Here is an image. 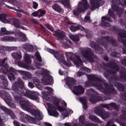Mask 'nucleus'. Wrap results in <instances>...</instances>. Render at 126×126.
I'll use <instances>...</instances> for the list:
<instances>
[{
	"label": "nucleus",
	"instance_id": "obj_1",
	"mask_svg": "<svg viewBox=\"0 0 126 126\" xmlns=\"http://www.w3.org/2000/svg\"><path fill=\"white\" fill-rule=\"evenodd\" d=\"M65 55L67 60H70L76 66L81 67L82 70L87 71V72H90V69L86 67H82V61L79 57H83V59H86L87 61H89L91 63L94 62V59H97V57L93 54V52L90 48L83 49L79 56L77 54H74L71 52H66Z\"/></svg>",
	"mask_w": 126,
	"mask_h": 126
},
{
	"label": "nucleus",
	"instance_id": "obj_2",
	"mask_svg": "<svg viewBox=\"0 0 126 126\" xmlns=\"http://www.w3.org/2000/svg\"><path fill=\"white\" fill-rule=\"evenodd\" d=\"M24 86V83L21 79H18V81L15 82L12 87V90L14 92L12 93L13 96L16 100H18L21 95H23L32 100H36L38 98V93L33 92L29 90H26V92H22V88Z\"/></svg>",
	"mask_w": 126,
	"mask_h": 126
},
{
	"label": "nucleus",
	"instance_id": "obj_3",
	"mask_svg": "<svg viewBox=\"0 0 126 126\" xmlns=\"http://www.w3.org/2000/svg\"><path fill=\"white\" fill-rule=\"evenodd\" d=\"M52 99H53V100L54 105L51 103H47L48 108L51 110L48 111L49 115L50 116H53V117H58V116H59V113H58L56 110H58L59 112H63L62 116H63V117H67V115L70 112V109L63 108L59 106V103H60V100L57 98V97H52Z\"/></svg>",
	"mask_w": 126,
	"mask_h": 126
},
{
	"label": "nucleus",
	"instance_id": "obj_4",
	"mask_svg": "<svg viewBox=\"0 0 126 126\" xmlns=\"http://www.w3.org/2000/svg\"><path fill=\"white\" fill-rule=\"evenodd\" d=\"M20 106L25 111H27L29 113H30L32 115L35 116L36 120L40 121L43 120V115L42 112H40L38 110H34L32 108L33 106L31 105V103L28 101L23 100L20 102Z\"/></svg>",
	"mask_w": 126,
	"mask_h": 126
},
{
	"label": "nucleus",
	"instance_id": "obj_5",
	"mask_svg": "<svg viewBox=\"0 0 126 126\" xmlns=\"http://www.w3.org/2000/svg\"><path fill=\"white\" fill-rule=\"evenodd\" d=\"M49 73L50 72L48 71V70H46L44 68L39 69L35 72V74L37 76H39L40 74H42L44 76L41 80L43 84H53V77H52V76H50L49 75Z\"/></svg>",
	"mask_w": 126,
	"mask_h": 126
},
{
	"label": "nucleus",
	"instance_id": "obj_6",
	"mask_svg": "<svg viewBox=\"0 0 126 126\" xmlns=\"http://www.w3.org/2000/svg\"><path fill=\"white\" fill-rule=\"evenodd\" d=\"M112 4V8L108 11L109 15L107 16L102 17V24L104 25V26H106L107 27H108V26H110V24L109 23H108V21H111V18L109 16L110 15L113 17V11H116V10L117 11H120V10H121L116 5V4H118V2L113 1Z\"/></svg>",
	"mask_w": 126,
	"mask_h": 126
},
{
	"label": "nucleus",
	"instance_id": "obj_7",
	"mask_svg": "<svg viewBox=\"0 0 126 126\" xmlns=\"http://www.w3.org/2000/svg\"><path fill=\"white\" fill-rule=\"evenodd\" d=\"M88 5L87 0H82V2L79 3L78 7L73 11V15L78 16L80 12L88 8Z\"/></svg>",
	"mask_w": 126,
	"mask_h": 126
},
{
	"label": "nucleus",
	"instance_id": "obj_8",
	"mask_svg": "<svg viewBox=\"0 0 126 126\" xmlns=\"http://www.w3.org/2000/svg\"><path fill=\"white\" fill-rule=\"evenodd\" d=\"M48 51L49 53H50V54H53L54 55L55 58L57 59V60H58L60 63H62L67 66H71V63H66L64 60V57H63V56L60 55L59 52L55 51V50L50 49H48Z\"/></svg>",
	"mask_w": 126,
	"mask_h": 126
},
{
	"label": "nucleus",
	"instance_id": "obj_9",
	"mask_svg": "<svg viewBox=\"0 0 126 126\" xmlns=\"http://www.w3.org/2000/svg\"><path fill=\"white\" fill-rule=\"evenodd\" d=\"M92 85H93V86H95L97 88V89H98V90H100V91H102V92H103V93H105V94H108V93H113V92H115L114 88L109 86L106 87L105 90L102 87V85H101L100 83H99V84H92Z\"/></svg>",
	"mask_w": 126,
	"mask_h": 126
},
{
	"label": "nucleus",
	"instance_id": "obj_10",
	"mask_svg": "<svg viewBox=\"0 0 126 126\" xmlns=\"http://www.w3.org/2000/svg\"><path fill=\"white\" fill-rule=\"evenodd\" d=\"M94 113L102 119H108L110 117V114L108 112L103 110L102 107L100 106H97L94 110Z\"/></svg>",
	"mask_w": 126,
	"mask_h": 126
},
{
	"label": "nucleus",
	"instance_id": "obj_11",
	"mask_svg": "<svg viewBox=\"0 0 126 126\" xmlns=\"http://www.w3.org/2000/svg\"><path fill=\"white\" fill-rule=\"evenodd\" d=\"M98 42L100 43V44H101V45L104 46V47H106V45H107L108 43V44L112 45V46H116V40L112 38V37H102L101 39L99 40Z\"/></svg>",
	"mask_w": 126,
	"mask_h": 126
},
{
	"label": "nucleus",
	"instance_id": "obj_12",
	"mask_svg": "<svg viewBox=\"0 0 126 126\" xmlns=\"http://www.w3.org/2000/svg\"><path fill=\"white\" fill-rule=\"evenodd\" d=\"M87 92L88 94H90L91 95L89 100L91 103H93V104H95V103L99 101H102V99H101L100 97H96L95 95L96 92L93 89H89L87 91Z\"/></svg>",
	"mask_w": 126,
	"mask_h": 126
},
{
	"label": "nucleus",
	"instance_id": "obj_13",
	"mask_svg": "<svg viewBox=\"0 0 126 126\" xmlns=\"http://www.w3.org/2000/svg\"><path fill=\"white\" fill-rule=\"evenodd\" d=\"M90 5L91 6L90 8L93 11L95 8L101 6L105 3V2L102 0H90Z\"/></svg>",
	"mask_w": 126,
	"mask_h": 126
},
{
	"label": "nucleus",
	"instance_id": "obj_14",
	"mask_svg": "<svg viewBox=\"0 0 126 126\" xmlns=\"http://www.w3.org/2000/svg\"><path fill=\"white\" fill-rule=\"evenodd\" d=\"M4 100L8 106H9L12 109L15 108V105L12 103V98L10 97V94L7 93H5Z\"/></svg>",
	"mask_w": 126,
	"mask_h": 126
},
{
	"label": "nucleus",
	"instance_id": "obj_15",
	"mask_svg": "<svg viewBox=\"0 0 126 126\" xmlns=\"http://www.w3.org/2000/svg\"><path fill=\"white\" fill-rule=\"evenodd\" d=\"M9 71L10 72H14V73H17V72H18L19 73H20V74L24 75L28 78H31L32 77V75H31L30 73L20 70H16L12 67L10 68Z\"/></svg>",
	"mask_w": 126,
	"mask_h": 126
},
{
	"label": "nucleus",
	"instance_id": "obj_16",
	"mask_svg": "<svg viewBox=\"0 0 126 126\" xmlns=\"http://www.w3.org/2000/svg\"><path fill=\"white\" fill-rule=\"evenodd\" d=\"M73 93L75 95H80L84 93V89L82 86L79 85L73 88Z\"/></svg>",
	"mask_w": 126,
	"mask_h": 126
},
{
	"label": "nucleus",
	"instance_id": "obj_17",
	"mask_svg": "<svg viewBox=\"0 0 126 126\" xmlns=\"http://www.w3.org/2000/svg\"><path fill=\"white\" fill-rule=\"evenodd\" d=\"M10 23H12V24H13V25H14V26L17 28H20L21 29H23V30H27V28H24V27L21 26L19 25V20H17V19H11L10 20Z\"/></svg>",
	"mask_w": 126,
	"mask_h": 126
},
{
	"label": "nucleus",
	"instance_id": "obj_18",
	"mask_svg": "<svg viewBox=\"0 0 126 126\" xmlns=\"http://www.w3.org/2000/svg\"><path fill=\"white\" fill-rule=\"evenodd\" d=\"M0 109L3 111L4 112H5L7 114H8V115H10L11 118L14 120L15 119V115H14V113L12 112V111L9 110V109L6 108V107H4V106H1L0 104Z\"/></svg>",
	"mask_w": 126,
	"mask_h": 126
},
{
	"label": "nucleus",
	"instance_id": "obj_19",
	"mask_svg": "<svg viewBox=\"0 0 126 126\" xmlns=\"http://www.w3.org/2000/svg\"><path fill=\"white\" fill-rule=\"evenodd\" d=\"M61 44L62 47L65 48V49H67L70 47V44H71L70 40L69 39H67L66 38H64L62 39L61 41Z\"/></svg>",
	"mask_w": 126,
	"mask_h": 126
},
{
	"label": "nucleus",
	"instance_id": "obj_20",
	"mask_svg": "<svg viewBox=\"0 0 126 126\" xmlns=\"http://www.w3.org/2000/svg\"><path fill=\"white\" fill-rule=\"evenodd\" d=\"M17 64L18 66H20V67H23V68H26V69H29L31 70H35V68H34L33 66L26 65L22 62L19 61L17 63Z\"/></svg>",
	"mask_w": 126,
	"mask_h": 126
},
{
	"label": "nucleus",
	"instance_id": "obj_21",
	"mask_svg": "<svg viewBox=\"0 0 126 126\" xmlns=\"http://www.w3.org/2000/svg\"><path fill=\"white\" fill-rule=\"evenodd\" d=\"M123 37L126 38V31H123L122 32L119 33V40L120 42L123 43L125 46H126V40H124Z\"/></svg>",
	"mask_w": 126,
	"mask_h": 126
},
{
	"label": "nucleus",
	"instance_id": "obj_22",
	"mask_svg": "<svg viewBox=\"0 0 126 126\" xmlns=\"http://www.w3.org/2000/svg\"><path fill=\"white\" fill-rule=\"evenodd\" d=\"M55 35L57 37L58 40H60V39L64 38L65 34L63 32L59 30L55 32Z\"/></svg>",
	"mask_w": 126,
	"mask_h": 126
},
{
	"label": "nucleus",
	"instance_id": "obj_23",
	"mask_svg": "<svg viewBox=\"0 0 126 126\" xmlns=\"http://www.w3.org/2000/svg\"><path fill=\"white\" fill-rule=\"evenodd\" d=\"M0 78L2 80V88L4 89H6V88H7V86L8 85L7 80H6V78L3 75H0Z\"/></svg>",
	"mask_w": 126,
	"mask_h": 126
},
{
	"label": "nucleus",
	"instance_id": "obj_24",
	"mask_svg": "<svg viewBox=\"0 0 126 126\" xmlns=\"http://www.w3.org/2000/svg\"><path fill=\"white\" fill-rule=\"evenodd\" d=\"M52 7L53 9H54L55 11H57V12H59L60 13H63V9L58 4L53 5Z\"/></svg>",
	"mask_w": 126,
	"mask_h": 126
},
{
	"label": "nucleus",
	"instance_id": "obj_25",
	"mask_svg": "<svg viewBox=\"0 0 126 126\" xmlns=\"http://www.w3.org/2000/svg\"><path fill=\"white\" fill-rule=\"evenodd\" d=\"M70 30L73 32H75V31H77V30H81L82 31H83L84 30V28L80 25L77 26H71L70 27Z\"/></svg>",
	"mask_w": 126,
	"mask_h": 126
},
{
	"label": "nucleus",
	"instance_id": "obj_26",
	"mask_svg": "<svg viewBox=\"0 0 126 126\" xmlns=\"http://www.w3.org/2000/svg\"><path fill=\"white\" fill-rule=\"evenodd\" d=\"M23 48L24 49H25L26 51L30 52V53L32 52V51H33V46L28 43H25L23 45Z\"/></svg>",
	"mask_w": 126,
	"mask_h": 126
},
{
	"label": "nucleus",
	"instance_id": "obj_27",
	"mask_svg": "<svg viewBox=\"0 0 126 126\" xmlns=\"http://www.w3.org/2000/svg\"><path fill=\"white\" fill-rule=\"evenodd\" d=\"M1 41H9V42H16V38L11 36H4L1 39Z\"/></svg>",
	"mask_w": 126,
	"mask_h": 126
},
{
	"label": "nucleus",
	"instance_id": "obj_28",
	"mask_svg": "<svg viewBox=\"0 0 126 126\" xmlns=\"http://www.w3.org/2000/svg\"><path fill=\"white\" fill-rule=\"evenodd\" d=\"M79 100L83 105V108L84 110H86L87 109V102L86 97H80Z\"/></svg>",
	"mask_w": 126,
	"mask_h": 126
},
{
	"label": "nucleus",
	"instance_id": "obj_29",
	"mask_svg": "<svg viewBox=\"0 0 126 126\" xmlns=\"http://www.w3.org/2000/svg\"><path fill=\"white\" fill-rule=\"evenodd\" d=\"M66 82L68 85L72 86L75 84V80L73 78L67 77L66 78Z\"/></svg>",
	"mask_w": 126,
	"mask_h": 126
},
{
	"label": "nucleus",
	"instance_id": "obj_30",
	"mask_svg": "<svg viewBox=\"0 0 126 126\" xmlns=\"http://www.w3.org/2000/svg\"><path fill=\"white\" fill-rule=\"evenodd\" d=\"M45 89H46L47 91L42 92V94L43 96H47L48 94H50V93H52V92L54 91V89H52V88H49L48 87H45Z\"/></svg>",
	"mask_w": 126,
	"mask_h": 126
},
{
	"label": "nucleus",
	"instance_id": "obj_31",
	"mask_svg": "<svg viewBox=\"0 0 126 126\" xmlns=\"http://www.w3.org/2000/svg\"><path fill=\"white\" fill-rule=\"evenodd\" d=\"M12 56L15 60H21L22 59V56L21 55V52L13 53L12 54Z\"/></svg>",
	"mask_w": 126,
	"mask_h": 126
},
{
	"label": "nucleus",
	"instance_id": "obj_32",
	"mask_svg": "<svg viewBox=\"0 0 126 126\" xmlns=\"http://www.w3.org/2000/svg\"><path fill=\"white\" fill-rule=\"evenodd\" d=\"M19 41H21L22 42H26L27 41V37H26V35L24 34V33L22 32H19Z\"/></svg>",
	"mask_w": 126,
	"mask_h": 126
},
{
	"label": "nucleus",
	"instance_id": "obj_33",
	"mask_svg": "<svg viewBox=\"0 0 126 126\" xmlns=\"http://www.w3.org/2000/svg\"><path fill=\"white\" fill-rule=\"evenodd\" d=\"M6 14H1L0 15V21L3 23H9V21L6 19Z\"/></svg>",
	"mask_w": 126,
	"mask_h": 126
},
{
	"label": "nucleus",
	"instance_id": "obj_34",
	"mask_svg": "<svg viewBox=\"0 0 126 126\" xmlns=\"http://www.w3.org/2000/svg\"><path fill=\"white\" fill-rule=\"evenodd\" d=\"M84 120H85L84 116L80 117L79 122L82 124V126H91L90 124H88V123L85 122Z\"/></svg>",
	"mask_w": 126,
	"mask_h": 126
},
{
	"label": "nucleus",
	"instance_id": "obj_35",
	"mask_svg": "<svg viewBox=\"0 0 126 126\" xmlns=\"http://www.w3.org/2000/svg\"><path fill=\"white\" fill-rule=\"evenodd\" d=\"M9 34H12V32L7 31L6 30V28H1V32H0V35L2 36V35H7Z\"/></svg>",
	"mask_w": 126,
	"mask_h": 126
},
{
	"label": "nucleus",
	"instance_id": "obj_36",
	"mask_svg": "<svg viewBox=\"0 0 126 126\" xmlns=\"http://www.w3.org/2000/svg\"><path fill=\"white\" fill-rule=\"evenodd\" d=\"M90 120H91V121H93V122H95V123H98L99 124H101L102 122L99 120L97 117L93 115H91L89 117Z\"/></svg>",
	"mask_w": 126,
	"mask_h": 126
},
{
	"label": "nucleus",
	"instance_id": "obj_37",
	"mask_svg": "<svg viewBox=\"0 0 126 126\" xmlns=\"http://www.w3.org/2000/svg\"><path fill=\"white\" fill-rule=\"evenodd\" d=\"M31 59V57H30L29 55L25 54V55L24 57V60L27 63H29L30 64H31L32 61H31V59Z\"/></svg>",
	"mask_w": 126,
	"mask_h": 126
},
{
	"label": "nucleus",
	"instance_id": "obj_38",
	"mask_svg": "<svg viewBox=\"0 0 126 126\" xmlns=\"http://www.w3.org/2000/svg\"><path fill=\"white\" fill-rule=\"evenodd\" d=\"M111 66L112 67V70H113V72H111V73H115L116 71H118L119 70V67L118 66V65L114 63H111Z\"/></svg>",
	"mask_w": 126,
	"mask_h": 126
},
{
	"label": "nucleus",
	"instance_id": "obj_39",
	"mask_svg": "<svg viewBox=\"0 0 126 126\" xmlns=\"http://www.w3.org/2000/svg\"><path fill=\"white\" fill-rule=\"evenodd\" d=\"M88 78H89V79H91V80H94V82H95V81H97V83H99L100 82V79H99L98 78L96 77V76L93 75H89Z\"/></svg>",
	"mask_w": 126,
	"mask_h": 126
},
{
	"label": "nucleus",
	"instance_id": "obj_40",
	"mask_svg": "<svg viewBox=\"0 0 126 126\" xmlns=\"http://www.w3.org/2000/svg\"><path fill=\"white\" fill-rule=\"evenodd\" d=\"M69 1V0H62L63 4L66 8H70V4Z\"/></svg>",
	"mask_w": 126,
	"mask_h": 126
},
{
	"label": "nucleus",
	"instance_id": "obj_41",
	"mask_svg": "<svg viewBox=\"0 0 126 126\" xmlns=\"http://www.w3.org/2000/svg\"><path fill=\"white\" fill-rule=\"evenodd\" d=\"M70 39L75 42H78L79 41V36L76 35H71L70 36Z\"/></svg>",
	"mask_w": 126,
	"mask_h": 126
},
{
	"label": "nucleus",
	"instance_id": "obj_42",
	"mask_svg": "<svg viewBox=\"0 0 126 126\" xmlns=\"http://www.w3.org/2000/svg\"><path fill=\"white\" fill-rule=\"evenodd\" d=\"M37 11L38 13V17H42V16H44V14H46L45 10L39 9Z\"/></svg>",
	"mask_w": 126,
	"mask_h": 126
},
{
	"label": "nucleus",
	"instance_id": "obj_43",
	"mask_svg": "<svg viewBox=\"0 0 126 126\" xmlns=\"http://www.w3.org/2000/svg\"><path fill=\"white\" fill-rule=\"evenodd\" d=\"M35 56L36 57L37 61L38 63H41L42 62V58L40 55V53H39V52H36Z\"/></svg>",
	"mask_w": 126,
	"mask_h": 126
},
{
	"label": "nucleus",
	"instance_id": "obj_44",
	"mask_svg": "<svg viewBox=\"0 0 126 126\" xmlns=\"http://www.w3.org/2000/svg\"><path fill=\"white\" fill-rule=\"evenodd\" d=\"M6 61V58L4 59L3 60H0V66L3 67L2 69H5V66H4V63Z\"/></svg>",
	"mask_w": 126,
	"mask_h": 126
},
{
	"label": "nucleus",
	"instance_id": "obj_45",
	"mask_svg": "<svg viewBox=\"0 0 126 126\" xmlns=\"http://www.w3.org/2000/svg\"><path fill=\"white\" fill-rule=\"evenodd\" d=\"M116 85L117 86L119 90H120V91H124V86H123V84L117 83L116 84Z\"/></svg>",
	"mask_w": 126,
	"mask_h": 126
},
{
	"label": "nucleus",
	"instance_id": "obj_46",
	"mask_svg": "<svg viewBox=\"0 0 126 126\" xmlns=\"http://www.w3.org/2000/svg\"><path fill=\"white\" fill-rule=\"evenodd\" d=\"M95 49L96 50V52H98V53H100V54L103 52V50L99 45H96L95 46Z\"/></svg>",
	"mask_w": 126,
	"mask_h": 126
},
{
	"label": "nucleus",
	"instance_id": "obj_47",
	"mask_svg": "<svg viewBox=\"0 0 126 126\" xmlns=\"http://www.w3.org/2000/svg\"><path fill=\"white\" fill-rule=\"evenodd\" d=\"M109 106H110V107H112V108H114L115 110H119V106L117 105L115 103H111L109 104Z\"/></svg>",
	"mask_w": 126,
	"mask_h": 126
},
{
	"label": "nucleus",
	"instance_id": "obj_48",
	"mask_svg": "<svg viewBox=\"0 0 126 126\" xmlns=\"http://www.w3.org/2000/svg\"><path fill=\"white\" fill-rule=\"evenodd\" d=\"M8 77L9 79L11 81L14 80V78H15L14 75L12 73H10L8 74Z\"/></svg>",
	"mask_w": 126,
	"mask_h": 126
},
{
	"label": "nucleus",
	"instance_id": "obj_49",
	"mask_svg": "<svg viewBox=\"0 0 126 126\" xmlns=\"http://www.w3.org/2000/svg\"><path fill=\"white\" fill-rule=\"evenodd\" d=\"M84 21H85V22H88V23H89L91 22V19H90V17H89V16H86L85 17Z\"/></svg>",
	"mask_w": 126,
	"mask_h": 126
},
{
	"label": "nucleus",
	"instance_id": "obj_50",
	"mask_svg": "<svg viewBox=\"0 0 126 126\" xmlns=\"http://www.w3.org/2000/svg\"><path fill=\"white\" fill-rule=\"evenodd\" d=\"M20 115L22 119H27L28 118V115L24 114L23 112H20Z\"/></svg>",
	"mask_w": 126,
	"mask_h": 126
},
{
	"label": "nucleus",
	"instance_id": "obj_51",
	"mask_svg": "<svg viewBox=\"0 0 126 126\" xmlns=\"http://www.w3.org/2000/svg\"><path fill=\"white\" fill-rule=\"evenodd\" d=\"M33 83H34L36 85H39V83H40V81L37 78H34L33 79Z\"/></svg>",
	"mask_w": 126,
	"mask_h": 126
},
{
	"label": "nucleus",
	"instance_id": "obj_52",
	"mask_svg": "<svg viewBox=\"0 0 126 126\" xmlns=\"http://www.w3.org/2000/svg\"><path fill=\"white\" fill-rule=\"evenodd\" d=\"M45 26L47 28H48V29L50 30V31H52V32H54V29L52 27V26H51V25H50V24H47Z\"/></svg>",
	"mask_w": 126,
	"mask_h": 126
},
{
	"label": "nucleus",
	"instance_id": "obj_53",
	"mask_svg": "<svg viewBox=\"0 0 126 126\" xmlns=\"http://www.w3.org/2000/svg\"><path fill=\"white\" fill-rule=\"evenodd\" d=\"M6 0H8L9 2H10L11 3H14L15 4V2H16V1H13V0H0V1L1 2H3L4 1H6Z\"/></svg>",
	"mask_w": 126,
	"mask_h": 126
},
{
	"label": "nucleus",
	"instance_id": "obj_54",
	"mask_svg": "<svg viewBox=\"0 0 126 126\" xmlns=\"http://www.w3.org/2000/svg\"><path fill=\"white\" fill-rule=\"evenodd\" d=\"M32 3H33V5H32L33 8H34V9H37L38 7V3L34 1H33Z\"/></svg>",
	"mask_w": 126,
	"mask_h": 126
},
{
	"label": "nucleus",
	"instance_id": "obj_55",
	"mask_svg": "<svg viewBox=\"0 0 126 126\" xmlns=\"http://www.w3.org/2000/svg\"><path fill=\"white\" fill-rule=\"evenodd\" d=\"M112 57H116V58H119L120 55L118 53H114L112 54Z\"/></svg>",
	"mask_w": 126,
	"mask_h": 126
},
{
	"label": "nucleus",
	"instance_id": "obj_56",
	"mask_svg": "<svg viewBox=\"0 0 126 126\" xmlns=\"http://www.w3.org/2000/svg\"><path fill=\"white\" fill-rule=\"evenodd\" d=\"M119 4H121L122 5V6H124L126 5V0H122V2H119Z\"/></svg>",
	"mask_w": 126,
	"mask_h": 126
},
{
	"label": "nucleus",
	"instance_id": "obj_57",
	"mask_svg": "<svg viewBox=\"0 0 126 126\" xmlns=\"http://www.w3.org/2000/svg\"><path fill=\"white\" fill-rule=\"evenodd\" d=\"M13 123L14 126H20V124L16 121H14Z\"/></svg>",
	"mask_w": 126,
	"mask_h": 126
},
{
	"label": "nucleus",
	"instance_id": "obj_58",
	"mask_svg": "<svg viewBox=\"0 0 126 126\" xmlns=\"http://www.w3.org/2000/svg\"><path fill=\"white\" fill-rule=\"evenodd\" d=\"M30 123H31V124H36V122H35V119H34V118H31Z\"/></svg>",
	"mask_w": 126,
	"mask_h": 126
},
{
	"label": "nucleus",
	"instance_id": "obj_59",
	"mask_svg": "<svg viewBox=\"0 0 126 126\" xmlns=\"http://www.w3.org/2000/svg\"><path fill=\"white\" fill-rule=\"evenodd\" d=\"M32 16H34V17H36V16H37V15L38 16V11H37L34 12L33 13H32Z\"/></svg>",
	"mask_w": 126,
	"mask_h": 126
},
{
	"label": "nucleus",
	"instance_id": "obj_60",
	"mask_svg": "<svg viewBox=\"0 0 126 126\" xmlns=\"http://www.w3.org/2000/svg\"><path fill=\"white\" fill-rule=\"evenodd\" d=\"M83 74L82 73L80 72H78L75 75V76H78L79 77H80V76H81V75H82Z\"/></svg>",
	"mask_w": 126,
	"mask_h": 126
},
{
	"label": "nucleus",
	"instance_id": "obj_61",
	"mask_svg": "<svg viewBox=\"0 0 126 126\" xmlns=\"http://www.w3.org/2000/svg\"><path fill=\"white\" fill-rule=\"evenodd\" d=\"M106 126H117L116 125H115V124H113L112 123H111L110 122L108 123L106 125Z\"/></svg>",
	"mask_w": 126,
	"mask_h": 126
},
{
	"label": "nucleus",
	"instance_id": "obj_62",
	"mask_svg": "<svg viewBox=\"0 0 126 126\" xmlns=\"http://www.w3.org/2000/svg\"><path fill=\"white\" fill-rule=\"evenodd\" d=\"M32 22L34 23V24H39V23L38 22V21H37L36 20L32 19Z\"/></svg>",
	"mask_w": 126,
	"mask_h": 126
},
{
	"label": "nucleus",
	"instance_id": "obj_63",
	"mask_svg": "<svg viewBox=\"0 0 126 126\" xmlns=\"http://www.w3.org/2000/svg\"><path fill=\"white\" fill-rule=\"evenodd\" d=\"M121 63L123 64L126 65V60L123 59L121 61Z\"/></svg>",
	"mask_w": 126,
	"mask_h": 126
},
{
	"label": "nucleus",
	"instance_id": "obj_64",
	"mask_svg": "<svg viewBox=\"0 0 126 126\" xmlns=\"http://www.w3.org/2000/svg\"><path fill=\"white\" fill-rule=\"evenodd\" d=\"M29 86H30V87H31V88H33L34 87V85H33V83H32V82L29 83Z\"/></svg>",
	"mask_w": 126,
	"mask_h": 126
}]
</instances>
